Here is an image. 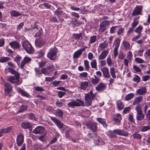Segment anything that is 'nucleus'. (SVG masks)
I'll use <instances>...</instances> for the list:
<instances>
[{"instance_id": "a18cd8bd", "label": "nucleus", "mask_w": 150, "mask_h": 150, "mask_svg": "<svg viewBox=\"0 0 150 150\" xmlns=\"http://www.w3.org/2000/svg\"><path fill=\"white\" fill-rule=\"evenodd\" d=\"M22 127L26 129L30 127V125L29 123L24 122L21 124Z\"/></svg>"}, {"instance_id": "49530a36", "label": "nucleus", "mask_w": 150, "mask_h": 150, "mask_svg": "<svg viewBox=\"0 0 150 150\" xmlns=\"http://www.w3.org/2000/svg\"><path fill=\"white\" fill-rule=\"evenodd\" d=\"M133 80L137 83H138L140 81V78L138 75L135 74L134 77L133 78Z\"/></svg>"}, {"instance_id": "1a4fd4ad", "label": "nucleus", "mask_w": 150, "mask_h": 150, "mask_svg": "<svg viewBox=\"0 0 150 150\" xmlns=\"http://www.w3.org/2000/svg\"><path fill=\"white\" fill-rule=\"evenodd\" d=\"M143 8L142 6H136L134 9L132 15L135 16L137 15H141V12Z\"/></svg>"}, {"instance_id": "7c9ffc66", "label": "nucleus", "mask_w": 150, "mask_h": 150, "mask_svg": "<svg viewBox=\"0 0 150 150\" xmlns=\"http://www.w3.org/2000/svg\"><path fill=\"white\" fill-rule=\"evenodd\" d=\"M114 120L117 123H119L120 122V120L121 119V117L120 115L119 114L115 115L113 116Z\"/></svg>"}, {"instance_id": "c756f323", "label": "nucleus", "mask_w": 150, "mask_h": 150, "mask_svg": "<svg viewBox=\"0 0 150 150\" xmlns=\"http://www.w3.org/2000/svg\"><path fill=\"white\" fill-rule=\"evenodd\" d=\"M54 114L56 116L60 117L61 118L63 117V113L62 110L59 109H57L55 110Z\"/></svg>"}, {"instance_id": "423d86ee", "label": "nucleus", "mask_w": 150, "mask_h": 150, "mask_svg": "<svg viewBox=\"0 0 150 150\" xmlns=\"http://www.w3.org/2000/svg\"><path fill=\"white\" fill-rule=\"evenodd\" d=\"M57 49L54 47L53 49H51L48 53L47 56L50 59L54 60L57 57Z\"/></svg>"}, {"instance_id": "2eb2a0df", "label": "nucleus", "mask_w": 150, "mask_h": 150, "mask_svg": "<svg viewBox=\"0 0 150 150\" xmlns=\"http://www.w3.org/2000/svg\"><path fill=\"white\" fill-rule=\"evenodd\" d=\"M45 40L42 38L37 39L35 41V44L36 46L40 47L45 44Z\"/></svg>"}, {"instance_id": "3c124183", "label": "nucleus", "mask_w": 150, "mask_h": 150, "mask_svg": "<svg viewBox=\"0 0 150 150\" xmlns=\"http://www.w3.org/2000/svg\"><path fill=\"white\" fill-rule=\"evenodd\" d=\"M107 62L109 66H110L112 64V62L110 57H108L107 59Z\"/></svg>"}, {"instance_id": "a878e982", "label": "nucleus", "mask_w": 150, "mask_h": 150, "mask_svg": "<svg viewBox=\"0 0 150 150\" xmlns=\"http://www.w3.org/2000/svg\"><path fill=\"white\" fill-rule=\"evenodd\" d=\"M100 80L99 77L94 75V77L91 79V81L93 84L96 85L99 82Z\"/></svg>"}, {"instance_id": "f8f14e48", "label": "nucleus", "mask_w": 150, "mask_h": 150, "mask_svg": "<svg viewBox=\"0 0 150 150\" xmlns=\"http://www.w3.org/2000/svg\"><path fill=\"white\" fill-rule=\"evenodd\" d=\"M24 136L23 134H19L16 138V144L19 146H21L24 142Z\"/></svg>"}, {"instance_id": "13d9d810", "label": "nucleus", "mask_w": 150, "mask_h": 150, "mask_svg": "<svg viewBox=\"0 0 150 150\" xmlns=\"http://www.w3.org/2000/svg\"><path fill=\"white\" fill-rule=\"evenodd\" d=\"M65 92L61 91H58V96L59 98H62L65 94Z\"/></svg>"}, {"instance_id": "f257e3e1", "label": "nucleus", "mask_w": 150, "mask_h": 150, "mask_svg": "<svg viewBox=\"0 0 150 150\" xmlns=\"http://www.w3.org/2000/svg\"><path fill=\"white\" fill-rule=\"evenodd\" d=\"M95 97V95L93 93L92 91L86 94L85 97V106L88 107L90 106L92 103V100Z\"/></svg>"}, {"instance_id": "cd10ccee", "label": "nucleus", "mask_w": 150, "mask_h": 150, "mask_svg": "<svg viewBox=\"0 0 150 150\" xmlns=\"http://www.w3.org/2000/svg\"><path fill=\"white\" fill-rule=\"evenodd\" d=\"M143 97L139 96L136 97L133 100V105H135L138 104L142 100Z\"/></svg>"}, {"instance_id": "b1692460", "label": "nucleus", "mask_w": 150, "mask_h": 150, "mask_svg": "<svg viewBox=\"0 0 150 150\" xmlns=\"http://www.w3.org/2000/svg\"><path fill=\"white\" fill-rule=\"evenodd\" d=\"M31 60V58L27 56L25 57L23 59L21 62V66L22 67H24L26 63L30 62Z\"/></svg>"}, {"instance_id": "aec40b11", "label": "nucleus", "mask_w": 150, "mask_h": 150, "mask_svg": "<svg viewBox=\"0 0 150 150\" xmlns=\"http://www.w3.org/2000/svg\"><path fill=\"white\" fill-rule=\"evenodd\" d=\"M106 87V85L104 83H100L97 85L95 88L98 91H103L105 89Z\"/></svg>"}, {"instance_id": "0eeeda50", "label": "nucleus", "mask_w": 150, "mask_h": 150, "mask_svg": "<svg viewBox=\"0 0 150 150\" xmlns=\"http://www.w3.org/2000/svg\"><path fill=\"white\" fill-rule=\"evenodd\" d=\"M109 24V21H102L100 25V27L99 30V31L101 33L104 32Z\"/></svg>"}, {"instance_id": "72a5a7b5", "label": "nucleus", "mask_w": 150, "mask_h": 150, "mask_svg": "<svg viewBox=\"0 0 150 150\" xmlns=\"http://www.w3.org/2000/svg\"><path fill=\"white\" fill-rule=\"evenodd\" d=\"M123 47L126 49L129 50L130 48V44L127 41H123L122 42Z\"/></svg>"}, {"instance_id": "774afa93", "label": "nucleus", "mask_w": 150, "mask_h": 150, "mask_svg": "<svg viewBox=\"0 0 150 150\" xmlns=\"http://www.w3.org/2000/svg\"><path fill=\"white\" fill-rule=\"evenodd\" d=\"M145 55H146V56L149 57L150 59V50L148 49L145 52L144 54Z\"/></svg>"}, {"instance_id": "c9c22d12", "label": "nucleus", "mask_w": 150, "mask_h": 150, "mask_svg": "<svg viewBox=\"0 0 150 150\" xmlns=\"http://www.w3.org/2000/svg\"><path fill=\"white\" fill-rule=\"evenodd\" d=\"M74 38L75 40H79V39H82V34L80 33L79 34H73Z\"/></svg>"}, {"instance_id": "58836bf2", "label": "nucleus", "mask_w": 150, "mask_h": 150, "mask_svg": "<svg viewBox=\"0 0 150 150\" xmlns=\"http://www.w3.org/2000/svg\"><path fill=\"white\" fill-rule=\"evenodd\" d=\"M124 28H121L120 26H118L117 28V34L118 35H120L123 33L124 32Z\"/></svg>"}, {"instance_id": "de8ad7c7", "label": "nucleus", "mask_w": 150, "mask_h": 150, "mask_svg": "<svg viewBox=\"0 0 150 150\" xmlns=\"http://www.w3.org/2000/svg\"><path fill=\"white\" fill-rule=\"evenodd\" d=\"M10 58L8 57H2L0 59V62H5L7 61H9Z\"/></svg>"}, {"instance_id": "bf43d9fd", "label": "nucleus", "mask_w": 150, "mask_h": 150, "mask_svg": "<svg viewBox=\"0 0 150 150\" xmlns=\"http://www.w3.org/2000/svg\"><path fill=\"white\" fill-rule=\"evenodd\" d=\"M35 90L37 91H43L44 90L43 88L41 87L38 86L35 88Z\"/></svg>"}, {"instance_id": "37998d69", "label": "nucleus", "mask_w": 150, "mask_h": 150, "mask_svg": "<svg viewBox=\"0 0 150 150\" xmlns=\"http://www.w3.org/2000/svg\"><path fill=\"white\" fill-rule=\"evenodd\" d=\"M143 28L142 26L141 25L139 26L135 29L134 31L139 34H141V31Z\"/></svg>"}, {"instance_id": "052dcab7", "label": "nucleus", "mask_w": 150, "mask_h": 150, "mask_svg": "<svg viewBox=\"0 0 150 150\" xmlns=\"http://www.w3.org/2000/svg\"><path fill=\"white\" fill-rule=\"evenodd\" d=\"M139 23L138 21H135L134 20L132 23V27L133 28H135L138 24Z\"/></svg>"}, {"instance_id": "864d4df0", "label": "nucleus", "mask_w": 150, "mask_h": 150, "mask_svg": "<svg viewBox=\"0 0 150 150\" xmlns=\"http://www.w3.org/2000/svg\"><path fill=\"white\" fill-rule=\"evenodd\" d=\"M117 28H118V26L112 27L110 29V33L112 34L114 33L115 31L117 30Z\"/></svg>"}, {"instance_id": "69168bd1", "label": "nucleus", "mask_w": 150, "mask_h": 150, "mask_svg": "<svg viewBox=\"0 0 150 150\" xmlns=\"http://www.w3.org/2000/svg\"><path fill=\"white\" fill-rule=\"evenodd\" d=\"M150 78V77L149 75H146L143 76L142 77V80L144 81H146L149 80Z\"/></svg>"}, {"instance_id": "20e7f679", "label": "nucleus", "mask_w": 150, "mask_h": 150, "mask_svg": "<svg viewBox=\"0 0 150 150\" xmlns=\"http://www.w3.org/2000/svg\"><path fill=\"white\" fill-rule=\"evenodd\" d=\"M22 45L24 49L28 53L32 54L33 53V49L29 42L26 40L25 41L23 42Z\"/></svg>"}, {"instance_id": "8fccbe9b", "label": "nucleus", "mask_w": 150, "mask_h": 150, "mask_svg": "<svg viewBox=\"0 0 150 150\" xmlns=\"http://www.w3.org/2000/svg\"><path fill=\"white\" fill-rule=\"evenodd\" d=\"M150 129V127L149 126H143L141 128V131L142 132H144Z\"/></svg>"}, {"instance_id": "ea45409f", "label": "nucleus", "mask_w": 150, "mask_h": 150, "mask_svg": "<svg viewBox=\"0 0 150 150\" xmlns=\"http://www.w3.org/2000/svg\"><path fill=\"white\" fill-rule=\"evenodd\" d=\"M108 45V43L104 41L100 44L99 47L101 49H105L107 47Z\"/></svg>"}, {"instance_id": "39448f33", "label": "nucleus", "mask_w": 150, "mask_h": 150, "mask_svg": "<svg viewBox=\"0 0 150 150\" xmlns=\"http://www.w3.org/2000/svg\"><path fill=\"white\" fill-rule=\"evenodd\" d=\"M135 110L137 114L136 115V119L137 121L142 120L144 117V115L143 113L142 109L140 106L137 105L135 107Z\"/></svg>"}, {"instance_id": "bb28decb", "label": "nucleus", "mask_w": 150, "mask_h": 150, "mask_svg": "<svg viewBox=\"0 0 150 150\" xmlns=\"http://www.w3.org/2000/svg\"><path fill=\"white\" fill-rule=\"evenodd\" d=\"M9 45L13 48L18 49L20 47L19 43L16 41H14L10 42Z\"/></svg>"}, {"instance_id": "0e129e2a", "label": "nucleus", "mask_w": 150, "mask_h": 150, "mask_svg": "<svg viewBox=\"0 0 150 150\" xmlns=\"http://www.w3.org/2000/svg\"><path fill=\"white\" fill-rule=\"evenodd\" d=\"M46 135L45 134H44L43 135L39 136L38 138V139L42 142H44L45 141L44 137Z\"/></svg>"}, {"instance_id": "6e6d98bb", "label": "nucleus", "mask_w": 150, "mask_h": 150, "mask_svg": "<svg viewBox=\"0 0 150 150\" xmlns=\"http://www.w3.org/2000/svg\"><path fill=\"white\" fill-rule=\"evenodd\" d=\"M84 65L85 69L86 70H88L89 69V62L87 60L84 61Z\"/></svg>"}, {"instance_id": "a211bd4d", "label": "nucleus", "mask_w": 150, "mask_h": 150, "mask_svg": "<svg viewBox=\"0 0 150 150\" xmlns=\"http://www.w3.org/2000/svg\"><path fill=\"white\" fill-rule=\"evenodd\" d=\"M109 51L108 50H103L98 57V59L99 60H102L105 59Z\"/></svg>"}, {"instance_id": "393cba45", "label": "nucleus", "mask_w": 150, "mask_h": 150, "mask_svg": "<svg viewBox=\"0 0 150 150\" xmlns=\"http://www.w3.org/2000/svg\"><path fill=\"white\" fill-rule=\"evenodd\" d=\"M146 92V89L145 87H142L141 88L138 89L136 91V93L139 95H142L145 93Z\"/></svg>"}, {"instance_id": "c85d7f7f", "label": "nucleus", "mask_w": 150, "mask_h": 150, "mask_svg": "<svg viewBox=\"0 0 150 150\" xmlns=\"http://www.w3.org/2000/svg\"><path fill=\"white\" fill-rule=\"evenodd\" d=\"M110 74L112 78L114 79L116 78V75L115 73L117 72V71H116L115 68L113 67H110Z\"/></svg>"}, {"instance_id": "6ab92c4d", "label": "nucleus", "mask_w": 150, "mask_h": 150, "mask_svg": "<svg viewBox=\"0 0 150 150\" xmlns=\"http://www.w3.org/2000/svg\"><path fill=\"white\" fill-rule=\"evenodd\" d=\"M12 126H10L5 129H1L0 130V137L3 135V134H6L10 132L12 130Z\"/></svg>"}, {"instance_id": "9b49d317", "label": "nucleus", "mask_w": 150, "mask_h": 150, "mask_svg": "<svg viewBox=\"0 0 150 150\" xmlns=\"http://www.w3.org/2000/svg\"><path fill=\"white\" fill-rule=\"evenodd\" d=\"M51 120L57 126L59 129H61L63 127V124L58 119L55 117H51Z\"/></svg>"}, {"instance_id": "2f4dec72", "label": "nucleus", "mask_w": 150, "mask_h": 150, "mask_svg": "<svg viewBox=\"0 0 150 150\" xmlns=\"http://www.w3.org/2000/svg\"><path fill=\"white\" fill-rule=\"evenodd\" d=\"M11 16L13 17H17L21 15V14L16 11L13 10L10 12Z\"/></svg>"}, {"instance_id": "f03ea898", "label": "nucleus", "mask_w": 150, "mask_h": 150, "mask_svg": "<svg viewBox=\"0 0 150 150\" xmlns=\"http://www.w3.org/2000/svg\"><path fill=\"white\" fill-rule=\"evenodd\" d=\"M76 101H71L67 104V105L69 108H74L75 107L81 106H84V103L83 101L79 99H76Z\"/></svg>"}, {"instance_id": "6e6552de", "label": "nucleus", "mask_w": 150, "mask_h": 150, "mask_svg": "<svg viewBox=\"0 0 150 150\" xmlns=\"http://www.w3.org/2000/svg\"><path fill=\"white\" fill-rule=\"evenodd\" d=\"M85 125L93 132H95L97 130L96 124L94 122H89L86 123Z\"/></svg>"}, {"instance_id": "338daca9", "label": "nucleus", "mask_w": 150, "mask_h": 150, "mask_svg": "<svg viewBox=\"0 0 150 150\" xmlns=\"http://www.w3.org/2000/svg\"><path fill=\"white\" fill-rule=\"evenodd\" d=\"M146 118L147 120H150V109L148 110L147 113H146Z\"/></svg>"}, {"instance_id": "4468645a", "label": "nucleus", "mask_w": 150, "mask_h": 150, "mask_svg": "<svg viewBox=\"0 0 150 150\" xmlns=\"http://www.w3.org/2000/svg\"><path fill=\"white\" fill-rule=\"evenodd\" d=\"M45 130L44 127L39 126L37 127L33 130V132L35 134H41L43 133Z\"/></svg>"}, {"instance_id": "680f3d73", "label": "nucleus", "mask_w": 150, "mask_h": 150, "mask_svg": "<svg viewBox=\"0 0 150 150\" xmlns=\"http://www.w3.org/2000/svg\"><path fill=\"white\" fill-rule=\"evenodd\" d=\"M134 29V28L132 27L129 28V30L127 31V35L128 36H129V35H131Z\"/></svg>"}, {"instance_id": "5fc2aeb1", "label": "nucleus", "mask_w": 150, "mask_h": 150, "mask_svg": "<svg viewBox=\"0 0 150 150\" xmlns=\"http://www.w3.org/2000/svg\"><path fill=\"white\" fill-rule=\"evenodd\" d=\"M135 61L139 64L142 63L144 62V60L142 59L137 57L135 59Z\"/></svg>"}, {"instance_id": "ddd939ff", "label": "nucleus", "mask_w": 150, "mask_h": 150, "mask_svg": "<svg viewBox=\"0 0 150 150\" xmlns=\"http://www.w3.org/2000/svg\"><path fill=\"white\" fill-rule=\"evenodd\" d=\"M101 71L104 77L106 78H109L110 77V75L108 69L105 67L101 68Z\"/></svg>"}, {"instance_id": "5701e85b", "label": "nucleus", "mask_w": 150, "mask_h": 150, "mask_svg": "<svg viewBox=\"0 0 150 150\" xmlns=\"http://www.w3.org/2000/svg\"><path fill=\"white\" fill-rule=\"evenodd\" d=\"M114 132L116 134L124 136H127L128 133L124 130L120 129H116L114 130Z\"/></svg>"}, {"instance_id": "a19ab883", "label": "nucleus", "mask_w": 150, "mask_h": 150, "mask_svg": "<svg viewBox=\"0 0 150 150\" xmlns=\"http://www.w3.org/2000/svg\"><path fill=\"white\" fill-rule=\"evenodd\" d=\"M28 107L27 105H22L20 108L19 110L18 111V112H21L26 110Z\"/></svg>"}, {"instance_id": "4c0bfd02", "label": "nucleus", "mask_w": 150, "mask_h": 150, "mask_svg": "<svg viewBox=\"0 0 150 150\" xmlns=\"http://www.w3.org/2000/svg\"><path fill=\"white\" fill-rule=\"evenodd\" d=\"M134 94L133 93H130L127 95L125 98V100L127 101L130 100L134 97Z\"/></svg>"}, {"instance_id": "e433bc0d", "label": "nucleus", "mask_w": 150, "mask_h": 150, "mask_svg": "<svg viewBox=\"0 0 150 150\" xmlns=\"http://www.w3.org/2000/svg\"><path fill=\"white\" fill-rule=\"evenodd\" d=\"M117 108L119 110H122L124 107L123 103L120 100H118L117 103Z\"/></svg>"}, {"instance_id": "f704fd0d", "label": "nucleus", "mask_w": 150, "mask_h": 150, "mask_svg": "<svg viewBox=\"0 0 150 150\" xmlns=\"http://www.w3.org/2000/svg\"><path fill=\"white\" fill-rule=\"evenodd\" d=\"M120 42V40L119 38L116 39L113 45L115 46V47L118 48L119 47Z\"/></svg>"}, {"instance_id": "c03bdc74", "label": "nucleus", "mask_w": 150, "mask_h": 150, "mask_svg": "<svg viewBox=\"0 0 150 150\" xmlns=\"http://www.w3.org/2000/svg\"><path fill=\"white\" fill-rule=\"evenodd\" d=\"M98 121L100 123L103 124L104 127H106L107 125L105 122V120L104 119L99 118L97 119Z\"/></svg>"}, {"instance_id": "473e14b6", "label": "nucleus", "mask_w": 150, "mask_h": 150, "mask_svg": "<svg viewBox=\"0 0 150 150\" xmlns=\"http://www.w3.org/2000/svg\"><path fill=\"white\" fill-rule=\"evenodd\" d=\"M63 11L60 8H58L54 12V14L55 15L57 16L58 17H60L62 15Z\"/></svg>"}, {"instance_id": "7ed1b4c3", "label": "nucleus", "mask_w": 150, "mask_h": 150, "mask_svg": "<svg viewBox=\"0 0 150 150\" xmlns=\"http://www.w3.org/2000/svg\"><path fill=\"white\" fill-rule=\"evenodd\" d=\"M20 74L18 73H16L13 76H10L7 78L8 80L12 83L19 85L22 83L19 80Z\"/></svg>"}, {"instance_id": "412c9836", "label": "nucleus", "mask_w": 150, "mask_h": 150, "mask_svg": "<svg viewBox=\"0 0 150 150\" xmlns=\"http://www.w3.org/2000/svg\"><path fill=\"white\" fill-rule=\"evenodd\" d=\"M89 82L87 81L81 82L80 85V88L82 90H85L89 85Z\"/></svg>"}, {"instance_id": "79ce46f5", "label": "nucleus", "mask_w": 150, "mask_h": 150, "mask_svg": "<svg viewBox=\"0 0 150 150\" xmlns=\"http://www.w3.org/2000/svg\"><path fill=\"white\" fill-rule=\"evenodd\" d=\"M91 65L92 68L94 69L97 68V62L95 59H93L91 62Z\"/></svg>"}, {"instance_id": "dca6fc26", "label": "nucleus", "mask_w": 150, "mask_h": 150, "mask_svg": "<svg viewBox=\"0 0 150 150\" xmlns=\"http://www.w3.org/2000/svg\"><path fill=\"white\" fill-rule=\"evenodd\" d=\"M86 48L87 47H83L81 49L78 50L74 53L73 55V57L76 58H78Z\"/></svg>"}, {"instance_id": "f3484780", "label": "nucleus", "mask_w": 150, "mask_h": 150, "mask_svg": "<svg viewBox=\"0 0 150 150\" xmlns=\"http://www.w3.org/2000/svg\"><path fill=\"white\" fill-rule=\"evenodd\" d=\"M16 88L18 92L20 93L22 95L26 97H30V94L24 90H23L20 88L18 87H16Z\"/></svg>"}, {"instance_id": "4be33fe9", "label": "nucleus", "mask_w": 150, "mask_h": 150, "mask_svg": "<svg viewBox=\"0 0 150 150\" xmlns=\"http://www.w3.org/2000/svg\"><path fill=\"white\" fill-rule=\"evenodd\" d=\"M51 66H50L47 68H42L41 70L42 73L45 75H48L50 74L51 70L52 69Z\"/></svg>"}, {"instance_id": "9d476101", "label": "nucleus", "mask_w": 150, "mask_h": 150, "mask_svg": "<svg viewBox=\"0 0 150 150\" xmlns=\"http://www.w3.org/2000/svg\"><path fill=\"white\" fill-rule=\"evenodd\" d=\"M3 85L5 86L4 91L6 95H8L11 91L12 89V87L11 85L8 83L4 82Z\"/></svg>"}, {"instance_id": "4d7b16f0", "label": "nucleus", "mask_w": 150, "mask_h": 150, "mask_svg": "<svg viewBox=\"0 0 150 150\" xmlns=\"http://www.w3.org/2000/svg\"><path fill=\"white\" fill-rule=\"evenodd\" d=\"M132 57V54L131 51H129L127 53V59L130 60V61H131V59Z\"/></svg>"}, {"instance_id": "e2e57ef3", "label": "nucleus", "mask_w": 150, "mask_h": 150, "mask_svg": "<svg viewBox=\"0 0 150 150\" xmlns=\"http://www.w3.org/2000/svg\"><path fill=\"white\" fill-rule=\"evenodd\" d=\"M133 137L134 138L140 139L142 137L141 135L139 134L135 133L133 135Z\"/></svg>"}, {"instance_id": "603ef678", "label": "nucleus", "mask_w": 150, "mask_h": 150, "mask_svg": "<svg viewBox=\"0 0 150 150\" xmlns=\"http://www.w3.org/2000/svg\"><path fill=\"white\" fill-rule=\"evenodd\" d=\"M96 36H93L90 38L89 42L91 44L95 42L96 40Z\"/></svg>"}, {"instance_id": "09e8293b", "label": "nucleus", "mask_w": 150, "mask_h": 150, "mask_svg": "<svg viewBox=\"0 0 150 150\" xmlns=\"http://www.w3.org/2000/svg\"><path fill=\"white\" fill-rule=\"evenodd\" d=\"M37 27L38 28V31L37 32L35 36L36 37H39L42 34V28L40 27Z\"/></svg>"}]
</instances>
